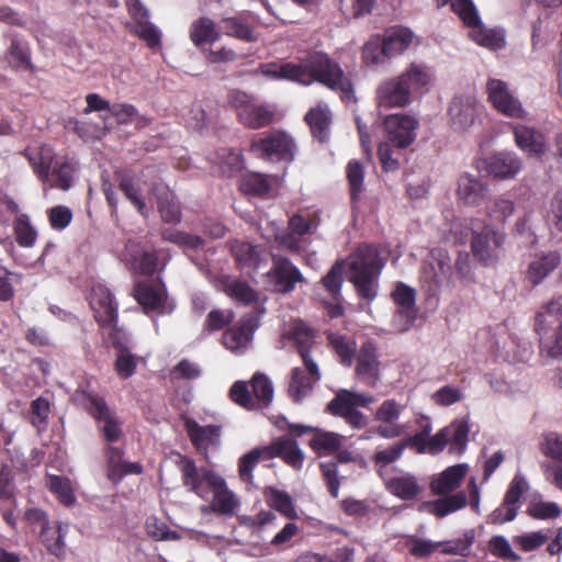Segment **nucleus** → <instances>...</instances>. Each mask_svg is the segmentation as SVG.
<instances>
[{
  "label": "nucleus",
  "instance_id": "obj_1",
  "mask_svg": "<svg viewBox=\"0 0 562 562\" xmlns=\"http://www.w3.org/2000/svg\"><path fill=\"white\" fill-rule=\"evenodd\" d=\"M180 470L183 485L199 497H206L213 492L212 506L222 514H233L238 502L226 487L225 481L206 468H198L191 459H182Z\"/></svg>",
  "mask_w": 562,
  "mask_h": 562
},
{
  "label": "nucleus",
  "instance_id": "obj_2",
  "mask_svg": "<svg viewBox=\"0 0 562 562\" xmlns=\"http://www.w3.org/2000/svg\"><path fill=\"white\" fill-rule=\"evenodd\" d=\"M348 279L358 294L371 301L376 295V281L384 260L375 246L361 245L347 259Z\"/></svg>",
  "mask_w": 562,
  "mask_h": 562
},
{
  "label": "nucleus",
  "instance_id": "obj_3",
  "mask_svg": "<svg viewBox=\"0 0 562 562\" xmlns=\"http://www.w3.org/2000/svg\"><path fill=\"white\" fill-rule=\"evenodd\" d=\"M293 339L305 369L308 371V375L300 368H294L291 372L289 395L294 402H301L308 395L313 384L321 379V373L310 352L314 340L313 330L305 324L297 323L293 328Z\"/></svg>",
  "mask_w": 562,
  "mask_h": 562
},
{
  "label": "nucleus",
  "instance_id": "obj_4",
  "mask_svg": "<svg viewBox=\"0 0 562 562\" xmlns=\"http://www.w3.org/2000/svg\"><path fill=\"white\" fill-rule=\"evenodd\" d=\"M307 86L318 82L328 89L339 92L342 100L353 98V86L344 70L327 54L314 52L304 59Z\"/></svg>",
  "mask_w": 562,
  "mask_h": 562
},
{
  "label": "nucleus",
  "instance_id": "obj_5",
  "mask_svg": "<svg viewBox=\"0 0 562 562\" xmlns=\"http://www.w3.org/2000/svg\"><path fill=\"white\" fill-rule=\"evenodd\" d=\"M282 458L294 469H301L304 460V453L299 448L297 442L288 437H281L274 440L270 446L255 448L239 460V475L244 482H251L252 470L261 458L272 459Z\"/></svg>",
  "mask_w": 562,
  "mask_h": 562
},
{
  "label": "nucleus",
  "instance_id": "obj_6",
  "mask_svg": "<svg viewBox=\"0 0 562 562\" xmlns=\"http://www.w3.org/2000/svg\"><path fill=\"white\" fill-rule=\"evenodd\" d=\"M228 103L236 112L238 122L251 130H259L270 125L277 115V106L274 104L259 102L255 95L240 90L229 92Z\"/></svg>",
  "mask_w": 562,
  "mask_h": 562
},
{
  "label": "nucleus",
  "instance_id": "obj_7",
  "mask_svg": "<svg viewBox=\"0 0 562 562\" xmlns=\"http://www.w3.org/2000/svg\"><path fill=\"white\" fill-rule=\"evenodd\" d=\"M76 400L79 401L98 422L99 429L106 441L114 442L122 437L121 423L102 397L82 391L76 394Z\"/></svg>",
  "mask_w": 562,
  "mask_h": 562
},
{
  "label": "nucleus",
  "instance_id": "obj_8",
  "mask_svg": "<svg viewBox=\"0 0 562 562\" xmlns=\"http://www.w3.org/2000/svg\"><path fill=\"white\" fill-rule=\"evenodd\" d=\"M251 389L256 400L252 398L247 384L244 381H237L231 389V398L247 409L255 408L256 401L262 407L270 405L273 398V385L266 374L255 373L251 379Z\"/></svg>",
  "mask_w": 562,
  "mask_h": 562
},
{
  "label": "nucleus",
  "instance_id": "obj_9",
  "mask_svg": "<svg viewBox=\"0 0 562 562\" xmlns=\"http://www.w3.org/2000/svg\"><path fill=\"white\" fill-rule=\"evenodd\" d=\"M373 402L374 398L370 395L340 390L328 404V409L331 414L344 417L352 427L361 428L366 425V419L357 407H368Z\"/></svg>",
  "mask_w": 562,
  "mask_h": 562
},
{
  "label": "nucleus",
  "instance_id": "obj_10",
  "mask_svg": "<svg viewBox=\"0 0 562 562\" xmlns=\"http://www.w3.org/2000/svg\"><path fill=\"white\" fill-rule=\"evenodd\" d=\"M452 277V268L448 252L441 248L430 251L423 266L422 282L430 294H435Z\"/></svg>",
  "mask_w": 562,
  "mask_h": 562
},
{
  "label": "nucleus",
  "instance_id": "obj_11",
  "mask_svg": "<svg viewBox=\"0 0 562 562\" xmlns=\"http://www.w3.org/2000/svg\"><path fill=\"white\" fill-rule=\"evenodd\" d=\"M487 100L501 114L512 119H524L527 114L521 102L509 90L507 82L490 78L486 82Z\"/></svg>",
  "mask_w": 562,
  "mask_h": 562
},
{
  "label": "nucleus",
  "instance_id": "obj_12",
  "mask_svg": "<svg viewBox=\"0 0 562 562\" xmlns=\"http://www.w3.org/2000/svg\"><path fill=\"white\" fill-rule=\"evenodd\" d=\"M469 435V425L465 420H454L449 426L442 428L435 436L426 441L425 447L431 454L441 452L447 443L451 445V450L461 453L465 449Z\"/></svg>",
  "mask_w": 562,
  "mask_h": 562
},
{
  "label": "nucleus",
  "instance_id": "obj_13",
  "mask_svg": "<svg viewBox=\"0 0 562 562\" xmlns=\"http://www.w3.org/2000/svg\"><path fill=\"white\" fill-rule=\"evenodd\" d=\"M477 169L486 175L506 180L514 178L521 168V161L512 153L501 151L477 161Z\"/></svg>",
  "mask_w": 562,
  "mask_h": 562
},
{
  "label": "nucleus",
  "instance_id": "obj_14",
  "mask_svg": "<svg viewBox=\"0 0 562 562\" xmlns=\"http://www.w3.org/2000/svg\"><path fill=\"white\" fill-rule=\"evenodd\" d=\"M504 243V235L488 226H481L472 239V251L475 258L485 263L494 262Z\"/></svg>",
  "mask_w": 562,
  "mask_h": 562
},
{
  "label": "nucleus",
  "instance_id": "obj_15",
  "mask_svg": "<svg viewBox=\"0 0 562 562\" xmlns=\"http://www.w3.org/2000/svg\"><path fill=\"white\" fill-rule=\"evenodd\" d=\"M259 325L258 316L255 313H247L238 326L227 329L223 334L224 346L233 352H243L252 339V334Z\"/></svg>",
  "mask_w": 562,
  "mask_h": 562
},
{
  "label": "nucleus",
  "instance_id": "obj_16",
  "mask_svg": "<svg viewBox=\"0 0 562 562\" xmlns=\"http://www.w3.org/2000/svg\"><path fill=\"white\" fill-rule=\"evenodd\" d=\"M419 120L409 113L389 114L383 120L387 140H415Z\"/></svg>",
  "mask_w": 562,
  "mask_h": 562
},
{
  "label": "nucleus",
  "instance_id": "obj_17",
  "mask_svg": "<svg viewBox=\"0 0 562 562\" xmlns=\"http://www.w3.org/2000/svg\"><path fill=\"white\" fill-rule=\"evenodd\" d=\"M289 431L299 436L306 431L313 432L310 446L318 453L329 454L338 451L342 447V440L345 439V437L339 434L302 425H289Z\"/></svg>",
  "mask_w": 562,
  "mask_h": 562
},
{
  "label": "nucleus",
  "instance_id": "obj_18",
  "mask_svg": "<svg viewBox=\"0 0 562 562\" xmlns=\"http://www.w3.org/2000/svg\"><path fill=\"white\" fill-rule=\"evenodd\" d=\"M375 98L379 106L383 108H404L412 102V97L398 76L382 81Z\"/></svg>",
  "mask_w": 562,
  "mask_h": 562
},
{
  "label": "nucleus",
  "instance_id": "obj_19",
  "mask_svg": "<svg viewBox=\"0 0 562 562\" xmlns=\"http://www.w3.org/2000/svg\"><path fill=\"white\" fill-rule=\"evenodd\" d=\"M304 122L310 128L315 140H326L330 137L333 126V113L329 106L319 102L312 106L304 115Z\"/></svg>",
  "mask_w": 562,
  "mask_h": 562
},
{
  "label": "nucleus",
  "instance_id": "obj_20",
  "mask_svg": "<svg viewBox=\"0 0 562 562\" xmlns=\"http://www.w3.org/2000/svg\"><path fill=\"white\" fill-rule=\"evenodd\" d=\"M90 305L95 312V318L102 326H112L116 322L117 313L111 292L103 285L92 288Z\"/></svg>",
  "mask_w": 562,
  "mask_h": 562
},
{
  "label": "nucleus",
  "instance_id": "obj_21",
  "mask_svg": "<svg viewBox=\"0 0 562 562\" xmlns=\"http://www.w3.org/2000/svg\"><path fill=\"white\" fill-rule=\"evenodd\" d=\"M356 374L369 386H374L380 379V362L371 342H364L359 350Z\"/></svg>",
  "mask_w": 562,
  "mask_h": 562
},
{
  "label": "nucleus",
  "instance_id": "obj_22",
  "mask_svg": "<svg viewBox=\"0 0 562 562\" xmlns=\"http://www.w3.org/2000/svg\"><path fill=\"white\" fill-rule=\"evenodd\" d=\"M24 155L37 176L44 181L49 180V168L55 162L56 154L49 143H30Z\"/></svg>",
  "mask_w": 562,
  "mask_h": 562
},
{
  "label": "nucleus",
  "instance_id": "obj_23",
  "mask_svg": "<svg viewBox=\"0 0 562 562\" xmlns=\"http://www.w3.org/2000/svg\"><path fill=\"white\" fill-rule=\"evenodd\" d=\"M269 276L274 282L276 291L281 293L292 291L295 284L302 280V274L297 268L283 257H273V268Z\"/></svg>",
  "mask_w": 562,
  "mask_h": 562
},
{
  "label": "nucleus",
  "instance_id": "obj_24",
  "mask_svg": "<svg viewBox=\"0 0 562 562\" xmlns=\"http://www.w3.org/2000/svg\"><path fill=\"white\" fill-rule=\"evenodd\" d=\"M133 294L146 314H149L150 312H165L166 293L161 285L138 282L134 286Z\"/></svg>",
  "mask_w": 562,
  "mask_h": 562
},
{
  "label": "nucleus",
  "instance_id": "obj_25",
  "mask_svg": "<svg viewBox=\"0 0 562 562\" xmlns=\"http://www.w3.org/2000/svg\"><path fill=\"white\" fill-rule=\"evenodd\" d=\"M117 181L119 188L126 199L135 206L140 215L146 217L148 215V207L143 194L145 184L143 177L128 172H119Z\"/></svg>",
  "mask_w": 562,
  "mask_h": 562
},
{
  "label": "nucleus",
  "instance_id": "obj_26",
  "mask_svg": "<svg viewBox=\"0 0 562 562\" xmlns=\"http://www.w3.org/2000/svg\"><path fill=\"white\" fill-rule=\"evenodd\" d=\"M390 59L403 55L413 44L415 35L409 27L393 25L381 35Z\"/></svg>",
  "mask_w": 562,
  "mask_h": 562
},
{
  "label": "nucleus",
  "instance_id": "obj_27",
  "mask_svg": "<svg viewBox=\"0 0 562 562\" xmlns=\"http://www.w3.org/2000/svg\"><path fill=\"white\" fill-rule=\"evenodd\" d=\"M448 112L452 127L457 131H464L474 123L476 116V101L471 97H456Z\"/></svg>",
  "mask_w": 562,
  "mask_h": 562
},
{
  "label": "nucleus",
  "instance_id": "obj_28",
  "mask_svg": "<svg viewBox=\"0 0 562 562\" xmlns=\"http://www.w3.org/2000/svg\"><path fill=\"white\" fill-rule=\"evenodd\" d=\"M409 95L423 94L431 81V72L424 64L412 63L398 75Z\"/></svg>",
  "mask_w": 562,
  "mask_h": 562
},
{
  "label": "nucleus",
  "instance_id": "obj_29",
  "mask_svg": "<svg viewBox=\"0 0 562 562\" xmlns=\"http://www.w3.org/2000/svg\"><path fill=\"white\" fill-rule=\"evenodd\" d=\"M149 191L157 200V207L161 220L169 224L179 223L181 220L180 207L168 188L162 183H153Z\"/></svg>",
  "mask_w": 562,
  "mask_h": 562
},
{
  "label": "nucleus",
  "instance_id": "obj_30",
  "mask_svg": "<svg viewBox=\"0 0 562 562\" xmlns=\"http://www.w3.org/2000/svg\"><path fill=\"white\" fill-rule=\"evenodd\" d=\"M184 428L190 440L200 451H205L207 448L216 447L220 443L221 428L218 426L202 427L193 419H186Z\"/></svg>",
  "mask_w": 562,
  "mask_h": 562
},
{
  "label": "nucleus",
  "instance_id": "obj_31",
  "mask_svg": "<svg viewBox=\"0 0 562 562\" xmlns=\"http://www.w3.org/2000/svg\"><path fill=\"white\" fill-rule=\"evenodd\" d=\"M221 35L224 34L238 41L251 43L258 40L254 26L243 14L224 18L220 22Z\"/></svg>",
  "mask_w": 562,
  "mask_h": 562
},
{
  "label": "nucleus",
  "instance_id": "obj_32",
  "mask_svg": "<svg viewBox=\"0 0 562 562\" xmlns=\"http://www.w3.org/2000/svg\"><path fill=\"white\" fill-rule=\"evenodd\" d=\"M467 467L464 464H458L448 468L438 476L434 477L430 482V490L436 495H449L456 491L465 476Z\"/></svg>",
  "mask_w": 562,
  "mask_h": 562
},
{
  "label": "nucleus",
  "instance_id": "obj_33",
  "mask_svg": "<svg viewBox=\"0 0 562 562\" xmlns=\"http://www.w3.org/2000/svg\"><path fill=\"white\" fill-rule=\"evenodd\" d=\"M189 36L195 47L202 48L217 42L221 38V31L216 29L212 19L201 16L191 23Z\"/></svg>",
  "mask_w": 562,
  "mask_h": 562
},
{
  "label": "nucleus",
  "instance_id": "obj_34",
  "mask_svg": "<svg viewBox=\"0 0 562 562\" xmlns=\"http://www.w3.org/2000/svg\"><path fill=\"white\" fill-rule=\"evenodd\" d=\"M108 477L112 482H119L127 474H139L142 467L135 462H127L123 459V452L116 447H109L106 450Z\"/></svg>",
  "mask_w": 562,
  "mask_h": 562
},
{
  "label": "nucleus",
  "instance_id": "obj_35",
  "mask_svg": "<svg viewBox=\"0 0 562 562\" xmlns=\"http://www.w3.org/2000/svg\"><path fill=\"white\" fill-rule=\"evenodd\" d=\"M392 295L398 306L397 317L403 319L402 327L403 329H407L416 317L415 291L401 283L396 285Z\"/></svg>",
  "mask_w": 562,
  "mask_h": 562
},
{
  "label": "nucleus",
  "instance_id": "obj_36",
  "mask_svg": "<svg viewBox=\"0 0 562 562\" xmlns=\"http://www.w3.org/2000/svg\"><path fill=\"white\" fill-rule=\"evenodd\" d=\"M561 258L555 251L548 252L535 258L528 267L526 279L532 285H538L559 265Z\"/></svg>",
  "mask_w": 562,
  "mask_h": 562
},
{
  "label": "nucleus",
  "instance_id": "obj_37",
  "mask_svg": "<svg viewBox=\"0 0 562 562\" xmlns=\"http://www.w3.org/2000/svg\"><path fill=\"white\" fill-rule=\"evenodd\" d=\"M555 322H562V295L553 296L537 312L535 317V330L541 336L546 334Z\"/></svg>",
  "mask_w": 562,
  "mask_h": 562
},
{
  "label": "nucleus",
  "instance_id": "obj_38",
  "mask_svg": "<svg viewBox=\"0 0 562 562\" xmlns=\"http://www.w3.org/2000/svg\"><path fill=\"white\" fill-rule=\"evenodd\" d=\"M5 57L10 66L15 70L34 71L35 67L31 59V48L26 41L13 36L7 49Z\"/></svg>",
  "mask_w": 562,
  "mask_h": 562
},
{
  "label": "nucleus",
  "instance_id": "obj_39",
  "mask_svg": "<svg viewBox=\"0 0 562 562\" xmlns=\"http://www.w3.org/2000/svg\"><path fill=\"white\" fill-rule=\"evenodd\" d=\"M293 143H252L251 151L258 157L271 161H290L293 159Z\"/></svg>",
  "mask_w": 562,
  "mask_h": 562
},
{
  "label": "nucleus",
  "instance_id": "obj_40",
  "mask_svg": "<svg viewBox=\"0 0 562 562\" xmlns=\"http://www.w3.org/2000/svg\"><path fill=\"white\" fill-rule=\"evenodd\" d=\"M221 285L231 299L240 304L248 305L257 301V293L246 281L226 276L222 278Z\"/></svg>",
  "mask_w": 562,
  "mask_h": 562
},
{
  "label": "nucleus",
  "instance_id": "obj_41",
  "mask_svg": "<svg viewBox=\"0 0 562 562\" xmlns=\"http://www.w3.org/2000/svg\"><path fill=\"white\" fill-rule=\"evenodd\" d=\"M447 227L442 228V234L447 240L463 244L470 237L473 239L476 231L481 228L482 222L479 220H453L451 223L446 224Z\"/></svg>",
  "mask_w": 562,
  "mask_h": 562
},
{
  "label": "nucleus",
  "instance_id": "obj_42",
  "mask_svg": "<svg viewBox=\"0 0 562 562\" xmlns=\"http://www.w3.org/2000/svg\"><path fill=\"white\" fill-rule=\"evenodd\" d=\"M458 196L468 205L479 204L485 196V186L471 175H463L458 181Z\"/></svg>",
  "mask_w": 562,
  "mask_h": 562
},
{
  "label": "nucleus",
  "instance_id": "obj_43",
  "mask_svg": "<svg viewBox=\"0 0 562 562\" xmlns=\"http://www.w3.org/2000/svg\"><path fill=\"white\" fill-rule=\"evenodd\" d=\"M467 503L468 498L465 493L459 492L432 502H426L423 506L427 507L430 513L441 518L465 507Z\"/></svg>",
  "mask_w": 562,
  "mask_h": 562
},
{
  "label": "nucleus",
  "instance_id": "obj_44",
  "mask_svg": "<svg viewBox=\"0 0 562 562\" xmlns=\"http://www.w3.org/2000/svg\"><path fill=\"white\" fill-rule=\"evenodd\" d=\"M386 486L392 494L402 499L415 498L422 491L416 477L408 473L391 479Z\"/></svg>",
  "mask_w": 562,
  "mask_h": 562
},
{
  "label": "nucleus",
  "instance_id": "obj_45",
  "mask_svg": "<svg viewBox=\"0 0 562 562\" xmlns=\"http://www.w3.org/2000/svg\"><path fill=\"white\" fill-rule=\"evenodd\" d=\"M126 251L136 271L147 276H150L155 272L157 267V258L154 252L138 250L137 245L133 241L127 243Z\"/></svg>",
  "mask_w": 562,
  "mask_h": 562
},
{
  "label": "nucleus",
  "instance_id": "obj_46",
  "mask_svg": "<svg viewBox=\"0 0 562 562\" xmlns=\"http://www.w3.org/2000/svg\"><path fill=\"white\" fill-rule=\"evenodd\" d=\"M409 143H379V157L386 171H394L400 167L403 150Z\"/></svg>",
  "mask_w": 562,
  "mask_h": 562
},
{
  "label": "nucleus",
  "instance_id": "obj_47",
  "mask_svg": "<svg viewBox=\"0 0 562 562\" xmlns=\"http://www.w3.org/2000/svg\"><path fill=\"white\" fill-rule=\"evenodd\" d=\"M362 60L367 66H378L390 60L381 35H373L362 47Z\"/></svg>",
  "mask_w": 562,
  "mask_h": 562
},
{
  "label": "nucleus",
  "instance_id": "obj_48",
  "mask_svg": "<svg viewBox=\"0 0 562 562\" xmlns=\"http://www.w3.org/2000/svg\"><path fill=\"white\" fill-rule=\"evenodd\" d=\"M110 114L116 120L119 124L135 123L137 127L147 126L150 121L140 115L137 109L130 103H114L112 104Z\"/></svg>",
  "mask_w": 562,
  "mask_h": 562
},
{
  "label": "nucleus",
  "instance_id": "obj_49",
  "mask_svg": "<svg viewBox=\"0 0 562 562\" xmlns=\"http://www.w3.org/2000/svg\"><path fill=\"white\" fill-rule=\"evenodd\" d=\"M268 504L289 519L297 517L292 497L280 490L269 487L266 491Z\"/></svg>",
  "mask_w": 562,
  "mask_h": 562
},
{
  "label": "nucleus",
  "instance_id": "obj_50",
  "mask_svg": "<svg viewBox=\"0 0 562 562\" xmlns=\"http://www.w3.org/2000/svg\"><path fill=\"white\" fill-rule=\"evenodd\" d=\"M221 168L224 176H232L243 169L244 162L239 151L222 147L214 160Z\"/></svg>",
  "mask_w": 562,
  "mask_h": 562
},
{
  "label": "nucleus",
  "instance_id": "obj_51",
  "mask_svg": "<svg viewBox=\"0 0 562 562\" xmlns=\"http://www.w3.org/2000/svg\"><path fill=\"white\" fill-rule=\"evenodd\" d=\"M470 36L479 45L491 49L502 48L505 44L502 35L494 30L486 29L482 22L470 30Z\"/></svg>",
  "mask_w": 562,
  "mask_h": 562
},
{
  "label": "nucleus",
  "instance_id": "obj_52",
  "mask_svg": "<svg viewBox=\"0 0 562 562\" xmlns=\"http://www.w3.org/2000/svg\"><path fill=\"white\" fill-rule=\"evenodd\" d=\"M161 236L164 240L179 245L184 249H200L204 246V240L200 236L172 228L165 229Z\"/></svg>",
  "mask_w": 562,
  "mask_h": 562
},
{
  "label": "nucleus",
  "instance_id": "obj_53",
  "mask_svg": "<svg viewBox=\"0 0 562 562\" xmlns=\"http://www.w3.org/2000/svg\"><path fill=\"white\" fill-rule=\"evenodd\" d=\"M14 234L18 244L22 247H31L36 239V231L31 225L30 218L25 214H19L14 221Z\"/></svg>",
  "mask_w": 562,
  "mask_h": 562
},
{
  "label": "nucleus",
  "instance_id": "obj_54",
  "mask_svg": "<svg viewBox=\"0 0 562 562\" xmlns=\"http://www.w3.org/2000/svg\"><path fill=\"white\" fill-rule=\"evenodd\" d=\"M451 10L470 30L481 22L477 10L472 0H452Z\"/></svg>",
  "mask_w": 562,
  "mask_h": 562
},
{
  "label": "nucleus",
  "instance_id": "obj_55",
  "mask_svg": "<svg viewBox=\"0 0 562 562\" xmlns=\"http://www.w3.org/2000/svg\"><path fill=\"white\" fill-rule=\"evenodd\" d=\"M328 339L340 362L347 367L351 366L356 350L353 341L337 334H329Z\"/></svg>",
  "mask_w": 562,
  "mask_h": 562
},
{
  "label": "nucleus",
  "instance_id": "obj_56",
  "mask_svg": "<svg viewBox=\"0 0 562 562\" xmlns=\"http://www.w3.org/2000/svg\"><path fill=\"white\" fill-rule=\"evenodd\" d=\"M30 423L38 430L46 428L47 419L50 413V405L48 400L37 397L31 403Z\"/></svg>",
  "mask_w": 562,
  "mask_h": 562
},
{
  "label": "nucleus",
  "instance_id": "obj_57",
  "mask_svg": "<svg viewBox=\"0 0 562 562\" xmlns=\"http://www.w3.org/2000/svg\"><path fill=\"white\" fill-rule=\"evenodd\" d=\"M474 541V531L468 530L462 538L452 541L440 542L441 552L446 554H459L467 557Z\"/></svg>",
  "mask_w": 562,
  "mask_h": 562
},
{
  "label": "nucleus",
  "instance_id": "obj_58",
  "mask_svg": "<svg viewBox=\"0 0 562 562\" xmlns=\"http://www.w3.org/2000/svg\"><path fill=\"white\" fill-rule=\"evenodd\" d=\"M547 222L551 234L562 239V191H559L551 203V210L548 212Z\"/></svg>",
  "mask_w": 562,
  "mask_h": 562
},
{
  "label": "nucleus",
  "instance_id": "obj_59",
  "mask_svg": "<svg viewBox=\"0 0 562 562\" xmlns=\"http://www.w3.org/2000/svg\"><path fill=\"white\" fill-rule=\"evenodd\" d=\"M344 262L337 261L322 279L324 288L337 300L342 284Z\"/></svg>",
  "mask_w": 562,
  "mask_h": 562
},
{
  "label": "nucleus",
  "instance_id": "obj_60",
  "mask_svg": "<svg viewBox=\"0 0 562 562\" xmlns=\"http://www.w3.org/2000/svg\"><path fill=\"white\" fill-rule=\"evenodd\" d=\"M49 490L55 493L60 502L66 506L75 503L76 497L70 485V481L66 477L50 476L48 482Z\"/></svg>",
  "mask_w": 562,
  "mask_h": 562
},
{
  "label": "nucleus",
  "instance_id": "obj_61",
  "mask_svg": "<svg viewBox=\"0 0 562 562\" xmlns=\"http://www.w3.org/2000/svg\"><path fill=\"white\" fill-rule=\"evenodd\" d=\"M240 188L247 193L262 195L270 190V182L263 175L249 173L243 177Z\"/></svg>",
  "mask_w": 562,
  "mask_h": 562
},
{
  "label": "nucleus",
  "instance_id": "obj_62",
  "mask_svg": "<svg viewBox=\"0 0 562 562\" xmlns=\"http://www.w3.org/2000/svg\"><path fill=\"white\" fill-rule=\"evenodd\" d=\"M488 550L499 559L514 562L520 561V557L513 551L508 540L503 536L492 537L488 541Z\"/></svg>",
  "mask_w": 562,
  "mask_h": 562
},
{
  "label": "nucleus",
  "instance_id": "obj_63",
  "mask_svg": "<svg viewBox=\"0 0 562 562\" xmlns=\"http://www.w3.org/2000/svg\"><path fill=\"white\" fill-rule=\"evenodd\" d=\"M75 171V164L71 161H64L59 164L56 158L53 176L56 177V182L53 186L61 189L68 190L71 187L72 173Z\"/></svg>",
  "mask_w": 562,
  "mask_h": 562
},
{
  "label": "nucleus",
  "instance_id": "obj_64",
  "mask_svg": "<svg viewBox=\"0 0 562 562\" xmlns=\"http://www.w3.org/2000/svg\"><path fill=\"white\" fill-rule=\"evenodd\" d=\"M232 251L236 260L243 266L255 265L259 257L257 247L249 243L237 241L233 245Z\"/></svg>",
  "mask_w": 562,
  "mask_h": 562
}]
</instances>
